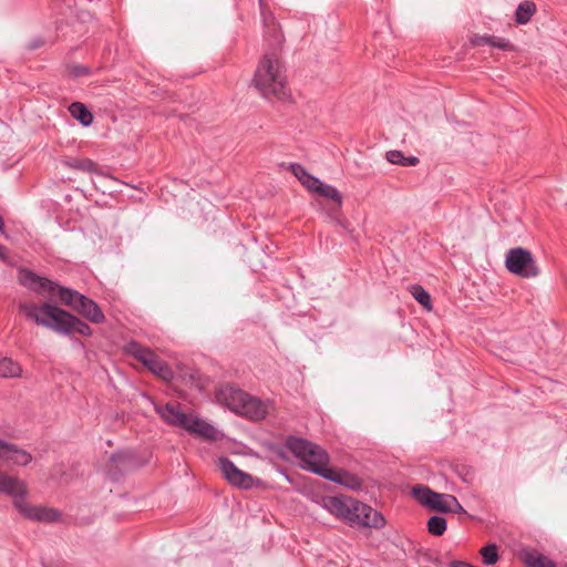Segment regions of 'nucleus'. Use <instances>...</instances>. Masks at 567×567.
<instances>
[{"instance_id": "nucleus-38", "label": "nucleus", "mask_w": 567, "mask_h": 567, "mask_svg": "<svg viewBox=\"0 0 567 567\" xmlns=\"http://www.w3.org/2000/svg\"><path fill=\"white\" fill-rule=\"evenodd\" d=\"M492 37L488 34L480 35L474 34L470 38V43L472 47H482V45H491L492 47Z\"/></svg>"}, {"instance_id": "nucleus-39", "label": "nucleus", "mask_w": 567, "mask_h": 567, "mask_svg": "<svg viewBox=\"0 0 567 567\" xmlns=\"http://www.w3.org/2000/svg\"><path fill=\"white\" fill-rule=\"evenodd\" d=\"M320 178L309 173L301 182V185L305 186L309 192L315 193L317 187L320 185Z\"/></svg>"}, {"instance_id": "nucleus-35", "label": "nucleus", "mask_w": 567, "mask_h": 567, "mask_svg": "<svg viewBox=\"0 0 567 567\" xmlns=\"http://www.w3.org/2000/svg\"><path fill=\"white\" fill-rule=\"evenodd\" d=\"M326 214L337 226L347 231H351V223L342 216L341 208L328 207Z\"/></svg>"}, {"instance_id": "nucleus-2", "label": "nucleus", "mask_w": 567, "mask_h": 567, "mask_svg": "<svg viewBox=\"0 0 567 567\" xmlns=\"http://www.w3.org/2000/svg\"><path fill=\"white\" fill-rule=\"evenodd\" d=\"M289 445L295 452V457L300 461L302 470L351 491H361L363 488L362 480L355 474L344 468L329 467L330 455L320 445L300 439L290 440Z\"/></svg>"}, {"instance_id": "nucleus-43", "label": "nucleus", "mask_w": 567, "mask_h": 567, "mask_svg": "<svg viewBox=\"0 0 567 567\" xmlns=\"http://www.w3.org/2000/svg\"><path fill=\"white\" fill-rule=\"evenodd\" d=\"M450 567H476L467 561L463 560H452L449 565Z\"/></svg>"}, {"instance_id": "nucleus-46", "label": "nucleus", "mask_w": 567, "mask_h": 567, "mask_svg": "<svg viewBox=\"0 0 567 567\" xmlns=\"http://www.w3.org/2000/svg\"><path fill=\"white\" fill-rule=\"evenodd\" d=\"M423 556H424V559H425L427 563L436 564V559H434V557H433V555H432V554L425 553Z\"/></svg>"}, {"instance_id": "nucleus-20", "label": "nucleus", "mask_w": 567, "mask_h": 567, "mask_svg": "<svg viewBox=\"0 0 567 567\" xmlns=\"http://www.w3.org/2000/svg\"><path fill=\"white\" fill-rule=\"evenodd\" d=\"M83 32L84 25L75 19L56 22V40L76 41Z\"/></svg>"}, {"instance_id": "nucleus-12", "label": "nucleus", "mask_w": 567, "mask_h": 567, "mask_svg": "<svg viewBox=\"0 0 567 567\" xmlns=\"http://www.w3.org/2000/svg\"><path fill=\"white\" fill-rule=\"evenodd\" d=\"M14 507L27 519L41 523H54L61 517V512L45 506H34L27 503L24 498H18Z\"/></svg>"}, {"instance_id": "nucleus-24", "label": "nucleus", "mask_w": 567, "mask_h": 567, "mask_svg": "<svg viewBox=\"0 0 567 567\" xmlns=\"http://www.w3.org/2000/svg\"><path fill=\"white\" fill-rule=\"evenodd\" d=\"M71 116L76 120L82 126L87 127L94 121V115L91 110L82 102L75 101L69 105Z\"/></svg>"}, {"instance_id": "nucleus-45", "label": "nucleus", "mask_w": 567, "mask_h": 567, "mask_svg": "<svg viewBox=\"0 0 567 567\" xmlns=\"http://www.w3.org/2000/svg\"><path fill=\"white\" fill-rule=\"evenodd\" d=\"M279 473L282 474L285 476V478L290 483V484H295V478L291 474L288 473V471L286 468H280L279 470Z\"/></svg>"}, {"instance_id": "nucleus-15", "label": "nucleus", "mask_w": 567, "mask_h": 567, "mask_svg": "<svg viewBox=\"0 0 567 567\" xmlns=\"http://www.w3.org/2000/svg\"><path fill=\"white\" fill-rule=\"evenodd\" d=\"M246 393L247 392L234 385L227 384L218 389L215 396L218 403L227 406L237 414L238 410H240V405L245 401Z\"/></svg>"}, {"instance_id": "nucleus-29", "label": "nucleus", "mask_w": 567, "mask_h": 567, "mask_svg": "<svg viewBox=\"0 0 567 567\" xmlns=\"http://www.w3.org/2000/svg\"><path fill=\"white\" fill-rule=\"evenodd\" d=\"M536 12V4L533 1L525 0L520 2L515 11V21L517 24H526Z\"/></svg>"}, {"instance_id": "nucleus-26", "label": "nucleus", "mask_w": 567, "mask_h": 567, "mask_svg": "<svg viewBox=\"0 0 567 567\" xmlns=\"http://www.w3.org/2000/svg\"><path fill=\"white\" fill-rule=\"evenodd\" d=\"M313 194L331 199L332 205L330 207H336L337 209L342 208V195L334 186L326 184L321 181L320 185L317 187Z\"/></svg>"}, {"instance_id": "nucleus-33", "label": "nucleus", "mask_w": 567, "mask_h": 567, "mask_svg": "<svg viewBox=\"0 0 567 567\" xmlns=\"http://www.w3.org/2000/svg\"><path fill=\"white\" fill-rule=\"evenodd\" d=\"M66 75L70 80H79L80 78L90 76L93 74V70L83 64L79 63H66L65 64Z\"/></svg>"}, {"instance_id": "nucleus-49", "label": "nucleus", "mask_w": 567, "mask_h": 567, "mask_svg": "<svg viewBox=\"0 0 567 567\" xmlns=\"http://www.w3.org/2000/svg\"><path fill=\"white\" fill-rule=\"evenodd\" d=\"M434 559H436V564H434V565L437 567H442L441 560L437 557H434Z\"/></svg>"}, {"instance_id": "nucleus-30", "label": "nucleus", "mask_w": 567, "mask_h": 567, "mask_svg": "<svg viewBox=\"0 0 567 567\" xmlns=\"http://www.w3.org/2000/svg\"><path fill=\"white\" fill-rule=\"evenodd\" d=\"M480 555L482 557V563L485 566H493L495 565L501 556L498 546L495 543H487L480 549Z\"/></svg>"}, {"instance_id": "nucleus-7", "label": "nucleus", "mask_w": 567, "mask_h": 567, "mask_svg": "<svg viewBox=\"0 0 567 567\" xmlns=\"http://www.w3.org/2000/svg\"><path fill=\"white\" fill-rule=\"evenodd\" d=\"M386 520L382 513L375 511L370 505L358 501L353 502L352 515L349 520L350 527H369L380 529L384 527Z\"/></svg>"}, {"instance_id": "nucleus-5", "label": "nucleus", "mask_w": 567, "mask_h": 567, "mask_svg": "<svg viewBox=\"0 0 567 567\" xmlns=\"http://www.w3.org/2000/svg\"><path fill=\"white\" fill-rule=\"evenodd\" d=\"M148 460L135 451L118 450L110 456L109 475L112 481L117 482L125 475L144 467Z\"/></svg>"}, {"instance_id": "nucleus-31", "label": "nucleus", "mask_w": 567, "mask_h": 567, "mask_svg": "<svg viewBox=\"0 0 567 567\" xmlns=\"http://www.w3.org/2000/svg\"><path fill=\"white\" fill-rule=\"evenodd\" d=\"M410 292L413 298L425 309L432 310L433 303L430 292L421 285L414 284L410 287Z\"/></svg>"}, {"instance_id": "nucleus-9", "label": "nucleus", "mask_w": 567, "mask_h": 567, "mask_svg": "<svg viewBox=\"0 0 567 567\" xmlns=\"http://www.w3.org/2000/svg\"><path fill=\"white\" fill-rule=\"evenodd\" d=\"M412 496L424 507L442 514H450L447 498L451 494H441L426 485L417 484L412 487Z\"/></svg>"}, {"instance_id": "nucleus-1", "label": "nucleus", "mask_w": 567, "mask_h": 567, "mask_svg": "<svg viewBox=\"0 0 567 567\" xmlns=\"http://www.w3.org/2000/svg\"><path fill=\"white\" fill-rule=\"evenodd\" d=\"M266 51L259 61L252 85L267 100H285L289 96L284 66L279 60L285 37L272 13L261 11Z\"/></svg>"}, {"instance_id": "nucleus-47", "label": "nucleus", "mask_w": 567, "mask_h": 567, "mask_svg": "<svg viewBox=\"0 0 567 567\" xmlns=\"http://www.w3.org/2000/svg\"><path fill=\"white\" fill-rule=\"evenodd\" d=\"M4 257H6V247L0 244V258H4Z\"/></svg>"}, {"instance_id": "nucleus-34", "label": "nucleus", "mask_w": 567, "mask_h": 567, "mask_svg": "<svg viewBox=\"0 0 567 567\" xmlns=\"http://www.w3.org/2000/svg\"><path fill=\"white\" fill-rule=\"evenodd\" d=\"M427 532L433 536H442L447 528V522L443 516L433 515L426 523Z\"/></svg>"}, {"instance_id": "nucleus-10", "label": "nucleus", "mask_w": 567, "mask_h": 567, "mask_svg": "<svg viewBox=\"0 0 567 567\" xmlns=\"http://www.w3.org/2000/svg\"><path fill=\"white\" fill-rule=\"evenodd\" d=\"M315 502L328 511L336 518L348 525L352 515L353 502H357V499L347 495H321L318 496V499Z\"/></svg>"}, {"instance_id": "nucleus-22", "label": "nucleus", "mask_w": 567, "mask_h": 567, "mask_svg": "<svg viewBox=\"0 0 567 567\" xmlns=\"http://www.w3.org/2000/svg\"><path fill=\"white\" fill-rule=\"evenodd\" d=\"M52 296H55L63 306L70 307L74 310L78 302L84 295L76 289L65 287L58 281Z\"/></svg>"}, {"instance_id": "nucleus-40", "label": "nucleus", "mask_w": 567, "mask_h": 567, "mask_svg": "<svg viewBox=\"0 0 567 567\" xmlns=\"http://www.w3.org/2000/svg\"><path fill=\"white\" fill-rule=\"evenodd\" d=\"M290 172L298 178V181L301 183L305 177L309 174V172L306 169L305 166H302L299 163H291L289 165Z\"/></svg>"}, {"instance_id": "nucleus-14", "label": "nucleus", "mask_w": 567, "mask_h": 567, "mask_svg": "<svg viewBox=\"0 0 567 567\" xmlns=\"http://www.w3.org/2000/svg\"><path fill=\"white\" fill-rule=\"evenodd\" d=\"M32 461V455L17 444L0 439V462H10L14 465L25 466Z\"/></svg>"}, {"instance_id": "nucleus-18", "label": "nucleus", "mask_w": 567, "mask_h": 567, "mask_svg": "<svg viewBox=\"0 0 567 567\" xmlns=\"http://www.w3.org/2000/svg\"><path fill=\"white\" fill-rule=\"evenodd\" d=\"M237 414L251 421H261L266 417L267 410L259 399L246 393L245 401Z\"/></svg>"}, {"instance_id": "nucleus-32", "label": "nucleus", "mask_w": 567, "mask_h": 567, "mask_svg": "<svg viewBox=\"0 0 567 567\" xmlns=\"http://www.w3.org/2000/svg\"><path fill=\"white\" fill-rule=\"evenodd\" d=\"M21 372L20 364L11 358L0 359V378H17L20 377Z\"/></svg>"}, {"instance_id": "nucleus-37", "label": "nucleus", "mask_w": 567, "mask_h": 567, "mask_svg": "<svg viewBox=\"0 0 567 567\" xmlns=\"http://www.w3.org/2000/svg\"><path fill=\"white\" fill-rule=\"evenodd\" d=\"M492 47L497 48L503 51H515V45L511 43L508 39L499 38V37H492Z\"/></svg>"}, {"instance_id": "nucleus-41", "label": "nucleus", "mask_w": 567, "mask_h": 567, "mask_svg": "<svg viewBox=\"0 0 567 567\" xmlns=\"http://www.w3.org/2000/svg\"><path fill=\"white\" fill-rule=\"evenodd\" d=\"M447 502H449L450 509H451L450 513L467 514L466 511L464 509V507L461 505V503L454 495H451L450 498H447Z\"/></svg>"}, {"instance_id": "nucleus-36", "label": "nucleus", "mask_w": 567, "mask_h": 567, "mask_svg": "<svg viewBox=\"0 0 567 567\" xmlns=\"http://www.w3.org/2000/svg\"><path fill=\"white\" fill-rule=\"evenodd\" d=\"M454 473L462 478L463 482L470 483L472 481V467L465 464H455L453 466Z\"/></svg>"}, {"instance_id": "nucleus-11", "label": "nucleus", "mask_w": 567, "mask_h": 567, "mask_svg": "<svg viewBox=\"0 0 567 567\" xmlns=\"http://www.w3.org/2000/svg\"><path fill=\"white\" fill-rule=\"evenodd\" d=\"M18 282L29 291L40 296L45 292L53 295L58 284V281L40 276L27 267H20L18 269Z\"/></svg>"}, {"instance_id": "nucleus-23", "label": "nucleus", "mask_w": 567, "mask_h": 567, "mask_svg": "<svg viewBox=\"0 0 567 567\" xmlns=\"http://www.w3.org/2000/svg\"><path fill=\"white\" fill-rule=\"evenodd\" d=\"M293 439H300L303 441H308L305 437L290 434L286 437L285 443L282 445L275 443V442H270V441L264 442L262 445L267 451L275 454L279 460L288 461L289 456H288L287 451H289L295 456V452L291 450V446L289 445L290 440H293Z\"/></svg>"}, {"instance_id": "nucleus-8", "label": "nucleus", "mask_w": 567, "mask_h": 567, "mask_svg": "<svg viewBox=\"0 0 567 567\" xmlns=\"http://www.w3.org/2000/svg\"><path fill=\"white\" fill-rule=\"evenodd\" d=\"M217 466L223 473L224 478L233 486L240 489H250L255 484H259L260 480L255 478L247 472L238 468L235 463L227 456H220Z\"/></svg>"}, {"instance_id": "nucleus-17", "label": "nucleus", "mask_w": 567, "mask_h": 567, "mask_svg": "<svg viewBox=\"0 0 567 567\" xmlns=\"http://www.w3.org/2000/svg\"><path fill=\"white\" fill-rule=\"evenodd\" d=\"M73 311L95 324H101L106 320L100 305L85 295L80 299Z\"/></svg>"}, {"instance_id": "nucleus-13", "label": "nucleus", "mask_w": 567, "mask_h": 567, "mask_svg": "<svg viewBox=\"0 0 567 567\" xmlns=\"http://www.w3.org/2000/svg\"><path fill=\"white\" fill-rule=\"evenodd\" d=\"M185 431L206 442H216L221 440L224 436L223 433H220L213 424L193 415L190 416Z\"/></svg>"}, {"instance_id": "nucleus-42", "label": "nucleus", "mask_w": 567, "mask_h": 567, "mask_svg": "<svg viewBox=\"0 0 567 567\" xmlns=\"http://www.w3.org/2000/svg\"><path fill=\"white\" fill-rule=\"evenodd\" d=\"M45 43V40L42 37H37L30 40L27 44V49L30 51H35L42 48Z\"/></svg>"}, {"instance_id": "nucleus-48", "label": "nucleus", "mask_w": 567, "mask_h": 567, "mask_svg": "<svg viewBox=\"0 0 567 567\" xmlns=\"http://www.w3.org/2000/svg\"><path fill=\"white\" fill-rule=\"evenodd\" d=\"M3 227H4V221H3L2 216L0 215V233L3 231Z\"/></svg>"}, {"instance_id": "nucleus-16", "label": "nucleus", "mask_w": 567, "mask_h": 567, "mask_svg": "<svg viewBox=\"0 0 567 567\" xmlns=\"http://www.w3.org/2000/svg\"><path fill=\"white\" fill-rule=\"evenodd\" d=\"M156 413L169 425L186 429L190 414L181 411L178 404L166 403L165 405H156Z\"/></svg>"}, {"instance_id": "nucleus-4", "label": "nucleus", "mask_w": 567, "mask_h": 567, "mask_svg": "<svg viewBox=\"0 0 567 567\" xmlns=\"http://www.w3.org/2000/svg\"><path fill=\"white\" fill-rule=\"evenodd\" d=\"M123 351L163 381L169 382L174 379V371L169 364L162 360L151 348L143 346L138 341H128L123 347Z\"/></svg>"}, {"instance_id": "nucleus-21", "label": "nucleus", "mask_w": 567, "mask_h": 567, "mask_svg": "<svg viewBox=\"0 0 567 567\" xmlns=\"http://www.w3.org/2000/svg\"><path fill=\"white\" fill-rule=\"evenodd\" d=\"M519 558L526 567H557V564L537 549L523 548Z\"/></svg>"}, {"instance_id": "nucleus-3", "label": "nucleus", "mask_w": 567, "mask_h": 567, "mask_svg": "<svg viewBox=\"0 0 567 567\" xmlns=\"http://www.w3.org/2000/svg\"><path fill=\"white\" fill-rule=\"evenodd\" d=\"M19 310L24 313L28 320L61 336H65L72 316V312L49 301L41 305L20 303Z\"/></svg>"}, {"instance_id": "nucleus-27", "label": "nucleus", "mask_w": 567, "mask_h": 567, "mask_svg": "<svg viewBox=\"0 0 567 567\" xmlns=\"http://www.w3.org/2000/svg\"><path fill=\"white\" fill-rule=\"evenodd\" d=\"M385 158L389 163L409 167V166H415L420 163L419 157L410 155L405 156L403 152L398 150L388 151L385 153Z\"/></svg>"}, {"instance_id": "nucleus-6", "label": "nucleus", "mask_w": 567, "mask_h": 567, "mask_svg": "<svg viewBox=\"0 0 567 567\" xmlns=\"http://www.w3.org/2000/svg\"><path fill=\"white\" fill-rule=\"evenodd\" d=\"M505 267L522 278H534L540 272L534 255L523 247H514L506 252Z\"/></svg>"}, {"instance_id": "nucleus-25", "label": "nucleus", "mask_w": 567, "mask_h": 567, "mask_svg": "<svg viewBox=\"0 0 567 567\" xmlns=\"http://www.w3.org/2000/svg\"><path fill=\"white\" fill-rule=\"evenodd\" d=\"M62 163L65 167L74 171L99 173L97 163L87 157H68Z\"/></svg>"}, {"instance_id": "nucleus-28", "label": "nucleus", "mask_w": 567, "mask_h": 567, "mask_svg": "<svg viewBox=\"0 0 567 567\" xmlns=\"http://www.w3.org/2000/svg\"><path fill=\"white\" fill-rule=\"evenodd\" d=\"M74 333L83 337H91L93 334V329L81 318L72 313L65 337H70Z\"/></svg>"}, {"instance_id": "nucleus-44", "label": "nucleus", "mask_w": 567, "mask_h": 567, "mask_svg": "<svg viewBox=\"0 0 567 567\" xmlns=\"http://www.w3.org/2000/svg\"><path fill=\"white\" fill-rule=\"evenodd\" d=\"M279 473L282 474L285 476V478L290 483V484H295V478L291 474L288 473V471L286 468H280L279 470Z\"/></svg>"}, {"instance_id": "nucleus-19", "label": "nucleus", "mask_w": 567, "mask_h": 567, "mask_svg": "<svg viewBox=\"0 0 567 567\" xmlns=\"http://www.w3.org/2000/svg\"><path fill=\"white\" fill-rule=\"evenodd\" d=\"M0 494H6L13 498V503L18 498H25L27 487L23 482L18 477H13L7 474H0Z\"/></svg>"}]
</instances>
